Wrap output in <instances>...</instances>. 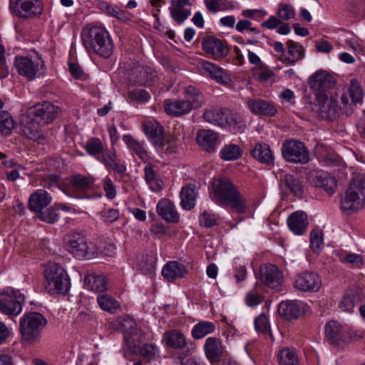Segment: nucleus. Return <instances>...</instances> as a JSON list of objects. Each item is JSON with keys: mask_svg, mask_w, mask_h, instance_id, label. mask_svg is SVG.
<instances>
[{"mask_svg": "<svg viewBox=\"0 0 365 365\" xmlns=\"http://www.w3.org/2000/svg\"><path fill=\"white\" fill-rule=\"evenodd\" d=\"M210 197L218 205L230 207L237 213L242 214L247 210L246 199L239 192L238 187L226 177L212 180Z\"/></svg>", "mask_w": 365, "mask_h": 365, "instance_id": "f257e3e1", "label": "nucleus"}, {"mask_svg": "<svg viewBox=\"0 0 365 365\" xmlns=\"http://www.w3.org/2000/svg\"><path fill=\"white\" fill-rule=\"evenodd\" d=\"M14 68L20 76L29 81H33L44 72L46 65L44 60L38 52L31 51L26 55L15 56Z\"/></svg>", "mask_w": 365, "mask_h": 365, "instance_id": "f03ea898", "label": "nucleus"}, {"mask_svg": "<svg viewBox=\"0 0 365 365\" xmlns=\"http://www.w3.org/2000/svg\"><path fill=\"white\" fill-rule=\"evenodd\" d=\"M143 127L145 135L151 140L157 150L168 154L177 152V137L172 134H164V128L160 123L148 120L143 123Z\"/></svg>", "mask_w": 365, "mask_h": 365, "instance_id": "7ed1b4c3", "label": "nucleus"}, {"mask_svg": "<svg viewBox=\"0 0 365 365\" xmlns=\"http://www.w3.org/2000/svg\"><path fill=\"white\" fill-rule=\"evenodd\" d=\"M83 43L88 51H93L103 58L110 57L113 51V40L108 31L101 26H92L88 36L83 39Z\"/></svg>", "mask_w": 365, "mask_h": 365, "instance_id": "20e7f679", "label": "nucleus"}, {"mask_svg": "<svg viewBox=\"0 0 365 365\" xmlns=\"http://www.w3.org/2000/svg\"><path fill=\"white\" fill-rule=\"evenodd\" d=\"M46 324L47 319L42 314L37 312L25 313L19 321L22 340L28 343L38 341Z\"/></svg>", "mask_w": 365, "mask_h": 365, "instance_id": "39448f33", "label": "nucleus"}, {"mask_svg": "<svg viewBox=\"0 0 365 365\" xmlns=\"http://www.w3.org/2000/svg\"><path fill=\"white\" fill-rule=\"evenodd\" d=\"M365 206V187L360 179H353L341 197V209L351 215Z\"/></svg>", "mask_w": 365, "mask_h": 365, "instance_id": "423d86ee", "label": "nucleus"}, {"mask_svg": "<svg viewBox=\"0 0 365 365\" xmlns=\"http://www.w3.org/2000/svg\"><path fill=\"white\" fill-rule=\"evenodd\" d=\"M46 289L50 294H66L70 288V279L66 270L57 264H51L44 270Z\"/></svg>", "mask_w": 365, "mask_h": 365, "instance_id": "0eeeda50", "label": "nucleus"}, {"mask_svg": "<svg viewBox=\"0 0 365 365\" xmlns=\"http://www.w3.org/2000/svg\"><path fill=\"white\" fill-rule=\"evenodd\" d=\"M341 101L343 104L342 108L338 106L335 98L329 97L327 94H318L314 110L322 118L330 120H334L342 110L348 113L352 109V104L349 103V99L346 95L341 96Z\"/></svg>", "mask_w": 365, "mask_h": 365, "instance_id": "6e6552de", "label": "nucleus"}, {"mask_svg": "<svg viewBox=\"0 0 365 365\" xmlns=\"http://www.w3.org/2000/svg\"><path fill=\"white\" fill-rule=\"evenodd\" d=\"M24 296L9 287L0 292V312L9 317H17L22 312Z\"/></svg>", "mask_w": 365, "mask_h": 365, "instance_id": "1a4fd4ad", "label": "nucleus"}, {"mask_svg": "<svg viewBox=\"0 0 365 365\" xmlns=\"http://www.w3.org/2000/svg\"><path fill=\"white\" fill-rule=\"evenodd\" d=\"M282 154L285 160L290 163L305 164L309 160L307 148L299 140L284 141L282 146Z\"/></svg>", "mask_w": 365, "mask_h": 365, "instance_id": "9d476101", "label": "nucleus"}, {"mask_svg": "<svg viewBox=\"0 0 365 365\" xmlns=\"http://www.w3.org/2000/svg\"><path fill=\"white\" fill-rule=\"evenodd\" d=\"M28 113L33 115L39 124L43 126L51 123L58 114V107L50 102L45 101L38 103L28 110Z\"/></svg>", "mask_w": 365, "mask_h": 365, "instance_id": "9b49d317", "label": "nucleus"}, {"mask_svg": "<svg viewBox=\"0 0 365 365\" xmlns=\"http://www.w3.org/2000/svg\"><path fill=\"white\" fill-rule=\"evenodd\" d=\"M202 48L208 57L215 60L221 59L229 53L226 41L214 36L204 38L202 41Z\"/></svg>", "mask_w": 365, "mask_h": 365, "instance_id": "f8f14e48", "label": "nucleus"}, {"mask_svg": "<svg viewBox=\"0 0 365 365\" xmlns=\"http://www.w3.org/2000/svg\"><path fill=\"white\" fill-rule=\"evenodd\" d=\"M322 281L319 275L313 272H302L296 276L294 287L304 292H316L321 287Z\"/></svg>", "mask_w": 365, "mask_h": 365, "instance_id": "ddd939ff", "label": "nucleus"}, {"mask_svg": "<svg viewBox=\"0 0 365 365\" xmlns=\"http://www.w3.org/2000/svg\"><path fill=\"white\" fill-rule=\"evenodd\" d=\"M68 250L78 259H90L95 255L93 246L87 243L83 235L73 236L68 242Z\"/></svg>", "mask_w": 365, "mask_h": 365, "instance_id": "4468645a", "label": "nucleus"}, {"mask_svg": "<svg viewBox=\"0 0 365 365\" xmlns=\"http://www.w3.org/2000/svg\"><path fill=\"white\" fill-rule=\"evenodd\" d=\"M260 281L271 289L279 287L284 282L282 272L272 264H263L259 269Z\"/></svg>", "mask_w": 365, "mask_h": 365, "instance_id": "2eb2a0df", "label": "nucleus"}, {"mask_svg": "<svg viewBox=\"0 0 365 365\" xmlns=\"http://www.w3.org/2000/svg\"><path fill=\"white\" fill-rule=\"evenodd\" d=\"M335 83L334 78L326 71H318L309 79V87L319 92V94H324L325 91L334 88Z\"/></svg>", "mask_w": 365, "mask_h": 365, "instance_id": "dca6fc26", "label": "nucleus"}, {"mask_svg": "<svg viewBox=\"0 0 365 365\" xmlns=\"http://www.w3.org/2000/svg\"><path fill=\"white\" fill-rule=\"evenodd\" d=\"M201 68L203 75L210 77L217 83L228 86L232 82L230 75L213 63L204 61L201 63Z\"/></svg>", "mask_w": 365, "mask_h": 365, "instance_id": "f3484780", "label": "nucleus"}, {"mask_svg": "<svg viewBox=\"0 0 365 365\" xmlns=\"http://www.w3.org/2000/svg\"><path fill=\"white\" fill-rule=\"evenodd\" d=\"M94 179L91 176H86L81 174L74 175L70 178V189L71 193L63 192L71 197H79L81 195L93 188Z\"/></svg>", "mask_w": 365, "mask_h": 365, "instance_id": "a211bd4d", "label": "nucleus"}, {"mask_svg": "<svg viewBox=\"0 0 365 365\" xmlns=\"http://www.w3.org/2000/svg\"><path fill=\"white\" fill-rule=\"evenodd\" d=\"M156 71L148 66L138 65L129 73V78L135 83L150 86L156 78Z\"/></svg>", "mask_w": 365, "mask_h": 365, "instance_id": "6ab92c4d", "label": "nucleus"}, {"mask_svg": "<svg viewBox=\"0 0 365 365\" xmlns=\"http://www.w3.org/2000/svg\"><path fill=\"white\" fill-rule=\"evenodd\" d=\"M325 334L327 338L334 344H339L349 338L346 328L335 320H331L327 323Z\"/></svg>", "mask_w": 365, "mask_h": 365, "instance_id": "aec40b11", "label": "nucleus"}, {"mask_svg": "<svg viewBox=\"0 0 365 365\" xmlns=\"http://www.w3.org/2000/svg\"><path fill=\"white\" fill-rule=\"evenodd\" d=\"M43 125L39 124L38 121L27 112L25 120L22 123V133L27 138L34 141H38L43 139L42 134Z\"/></svg>", "mask_w": 365, "mask_h": 365, "instance_id": "412c9836", "label": "nucleus"}, {"mask_svg": "<svg viewBox=\"0 0 365 365\" xmlns=\"http://www.w3.org/2000/svg\"><path fill=\"white\" fill-rule=\"evenodd\" d=\"M97 160L104 164L106 168H109L120 176H123L125 173L126 166L122 163L120 160L118 158L114 148L110 150H103L102 155L98 157Z\"/></svg>", "mask_w": 365, "mask_h": 365, "instance_id": "4be33fe9", "label": "nucleus"}, {"mask_svg": "<svg viewBox=\"0 0 365 365\" xmlns=\"http://www.w3.org/2000/svg\"><path fill=\"white\" fill-rule=\"evenodd\" d=\"M199 145L208 153L215 152L219 143V135L211 130H200L196 135Z\"/></svg>", "mask_w": 365, "mask_h": 365, "instance_id": "5701e85b", "label": "nucleus"}, {"mask_svg": "<svg viewBox=\"0 0 365 365\" xmlns=\"http://www.w3.org/2000/svg\"><path fill=\"white\" fill-rule=\"evenodd\" d=\"M304 312V304L299 301L287 300L279 305V314L287 319H296Z\"/></svg>", "mask_w": 365, "mask_h": 365, "instance_id": "b1692460", "label": "nucleus"}, {"mask_svg": "<svg viewBox=\"0 0 365 365\" xmlns=\"http://www.w3.org/2000/svg\"><path fill=\"white\" fill-rule=\"evenodd\" d=\"M287 48L286 53L280 55L279 58L282 63L294 65L304 56V49L299 43L289 40L287 42Z\"/></svg>", "mask_w": 365, "mask_h": 365, "instance_id": "393cba45", "label": "nucleus"}, {"mask_svg": "<svg viewBox=\"0 0 365 365\" xmlns=\"http://www.w3.org/2000/svg\"><path fill=\"white\" fill-rule=\"evenodd\" d=\"M156 210L158 215L164 220L173 223L179 221V215L171 200L166 198L161 199L157 204Z\"/></svg>", "mask_w": 365, "mask_h": 365, "instance_id": "a878e982", "label": "nucleus"}, {"mask_svg": "<svg viewBox=\"0 0 365 365\" xmlns=\"http://www.w3.org/2000/svg\"><path fill=\"white\" fill-rule=\"evenodd\" d=\"M204 351L210 362H219L223 355V346L221 341L215 337H209L205 340Z\"/></svg>", "mask_w": 365, "mask_h": 365, "instance_id": "bb28decb", "label": "nucleus"}, {"mask_svg": "<svg viewBox=\"0 0 365 365\" xmlns=\"http://www.w3.org/2000/svg\"><path fill=\"white\" fill-rule=\"evenodd\" d=\"M51 200V196L45 190L38 189L30 195L28 207L30 210L37 212L46 208Z\"/></svg>", "mask_w": 365, "mask_h": 365, "instance_id": "cd10ccee", "label": "nucleus"}, {"mask_svg": "<svg viewBox=\"0 0 365 365\" xmlns=\"http://www.w3.org/2000/svg\"><path fill=\"white\" fill-rule=\"evenodd\" d=\"M312 183L318 187L322 188L328 195H333L336 190L337 182L329 173L323 171L315 173Z\"/></svg>", "mask_w": 365, "mask_h": 365, "instance_id": "c85d7f7f", "label": "nucleus"}, {"mask_svg": "<svg viewBox=\"0 0 365 365\" xmlns=\"http://www.w3.org/2000/svg\"><path fill=\"white\" fill-rule=\"evenodd\" d=\"M247 105L250 110L255 115L272 117L277 113V109L274 106L272 103L263 100L249 99L247 101Z\"/></svg>", "mask_w": 365, "mask_h": 365, "instance_id": "c756f323", "label": "nucleus"}, {"mask_svg": "<svg viewBox=\"0 0 365 365\" xmlns=\"http://www.w3.org/2000/svg\"><path fill=\"white\" fill-rule=\"evenodd\" d=\"M287 225L289 230L296 235H303L308 226V220L304 211L298 210L293 212L287 218Z\"/></svg>", "mask_w": 365, "mask_h": 365, "instance_id": "7c9ffc66", "label": "nucleus"}, {"mask_svg": "<svg viewBox=\"0 0 365 365\" xmlns=\"http://www.w3.org/2000/svg\"><path fill=\"white\" fill-rule=\"evenodd\" d=\"M161 342L174 349H184L187 344L185 336L177 329L165 331L162 336Z\"/></svg>", "mask_w": 365, "mask_h": 365, "instance_id": "2f4dec72", "label": "nucleus"}, {"mask_svg": "<svg viewBox=\"0 0 365 365\" xmlns=\"http://www.w3.org/2000/svg\"><path fill=\"white\" fill-rule=\"evenodd\" d=\"M163 106L167 114L175 117L187 115L192 111L183 99H165Z\"/></svg>", "mask_w": 365, "mask_h": 365, "instance_id": "473e14b6", "label": "nucleus"}, {"mask_svg": "<svg viewBox=\"0 0 365 365\" xmlns=\"http://www.w3.org/2000/svg\"><path fill=\"white\" fill-rule=\"evenodd\" d=\"M184 101L188 103L190 110L197 109L205 103L203 93L195 86H187L184 88Z\"/></svg>", "mask_w": 365, "mask_h": 365, "instance_id": "72a5a7b5", "label": "nucleus"}, {"mask_svg": "<svg viewBox=\"0 0 365 365\" xmlns=\"http://www.w3.org/2000/svg\"><path fill=\"white\" fill-rule=\"evenodd\" d=\"M15 7L20 16L40 14L42 11V2L41 0H17Z\"/></svg>", "mask_w": 365, "mask_h": 365, "instance_id": "f704fd0d", "label": "nucleus"}, {"mask_svg": "<svg viewBox=\"0 0 365 365\" xmlns=\"http://www.w3.org/2000/svg\"><path fill=\"white\" fill-rule=\"evenodd\" d=\"M145 180L150 188L154 192H159L163 189V181L159 178L156 167L148 163L144 168Z\"/></svg>", "mask_w": 365, "mask_h": 365, "instance_id": "c9c22d12", "label": "nucleus"}, {"mask_svg": "<svg viewBox=\"0 0 365 365\" xmlns=\"http://www.w3.org/2000/svg\"><path fill=\"white\" fill-rule=\"evenodd\" d=\"M123 140L130 150L142 160H145L148 158V155L145 148L144 141H139L130 135H124Z\"/></svg>", "mask_w": 365, "mask_h": 365, "instance_id": "e433bc0d", "label": "nucleus"}, {"mask_svg": "<svg viewBox=\"0 0 365 365\" xmlns=\"http://www.w3.org/2000/svg\"><path fill=\"white\" fill-rule=\"evenodd\" d=\"M185 272V266L175 261L168 262L162 269L163 276L168 280L182 277Z\"/></svg>", "mask_w": 365, "mask_h": 365, "instance_id": "4c0bfd02", "label": "nucleus"}, {"mask_svg": "<svg viewBox=\"0 0 365 365\" xmlns=\"http://www.w3.org/2000/svg\"><path fill=\"white\" fill-rule=\"evenodd\" d=\"M252 155L262 163L271 165L274 163V154L267 144H257L252 150Z\"/></svg>", "mask_w": 365, "mask_h": 365, "instance_id": "58836bf2", "label": "nucleus"}, {"mask_svg": "<svg viewBox=\"0 0 365 365\" xmlns=\"http://www.w3.org/2000/svg\"><path fill=\"white\" fill-rule=\"evenodd\" d=\"M84 282L87 289L96 292H105L108 289V284L102 275L88 274L85 277Z\"/></svg>", "mask_w": 365, "mask_h": 365, "instance_id": "ea45409f", "label": "nucleus"}, {"mask_svg": "<svg viewBox=\"0 0 365 365\" xmlns=\"http://www.w3.org/2000/svg\"><path fill=\"white\" fill-rule=\"evenodd\" d=\"M227 110L211 109L205 110L203 113V118L207 122L216 124L220 126H226Z\"/></svg>", "mask_w": 365, "mask_h": 365, "instance_id": "a19ab883", "label": "nucleus"}, {"mask_svg": "<svg viewBox=\"0 0 365 365\" xmlns=\"http://www.w3.org/2000/svg\"><path fill=\"white\" fill-rule=\"evenodd\" d=\"M215 330V325L214 323L208 321H201L195 324L192 329V336L195 339H200L212 334Z\"/></svg>", "mask_w": 365, "mask_h": 365, "instance_id": "79ce46f5", "label": "nucleus"}, {"mask_svg": "<svg viewBox=\"0 0 365 365\" xmlns=\"http://www.w3.org/2000/svg\"><path fill=\"white\" fill-rule=\"evenodd\" d=\"M97 301L101 309L110 314L115 313L120 307V303L115 298L106 294L98 295Z\"/></svg>", "mask_w": 365, "mask_h": 365, "instance_id": "37998d69", "label": "nucleus"}, {"mask_svg": "<svg viewBox=\"0 0 365 365\" xmlns=\"http://www.w3.org/2000/svg\"><path fill=\"white\" fill-rule=\"evenodd\" d=\"M181 205L185 210H191L196 203L197 192L192 186L182 187L180 192Z\"/></svg>", "mask_w": 365, "mask_h": 365, "instance_id": "c03bdc74", "label": "nucleus"}, {"mask_svg": "<svg viewBox=\"0 0 365 365\" xmlns=\"http://www.w3.org/2000/svg\"><path fill=\"white\" fill-rule=\"evenodd\" d=\"M241 156L242 150L240 146L233 143L225 145L220 151V158L225 161H234Z\"/></svg>", "mask_w": 365, "mask_h": 365, "instance_id": "a18cd8bd", "label": "nucleus"}, {"mask_svg": "<svg viewBox=\"0 0 365 365\" xmlns=\"http://www.w3.org/2000/svg\"><path fill=\"white\" fill-rule=\"evenodd\" d=\"M279 365H299L298 356L294 350L283 348L277 354Z\"/></svg>", "mask_w": 365, "mask_h": 365, "instance_id": "49530a36", "label": "nucleus"}, {"mask_svg": "<svg viewBox=\"0 0 365 365\" xmlns=\"http://www.w3.org/2000/svg\"><path fill=\"white\" fill-rule=\"evenodd\" d=\"M15 122L8 111L0 112V133L2 135H9L14 128Z\"/></svg>", "mask_w": 365, "mask_h": 365, "instance_id": "de8ad7c7", "label": "nucleus"}, {"mask_svg": "<svg viewBox=\"0 0 365 365\" xmlns=\"http://www.w3.org/2000/svg\"><path fill=\"white\" fill-rule=\"evenodd\" d=\"M84 149L90 155L97 158L103 152V145L99 138H91L86 141Z\"/></svg>", "mask_w": 365, "mask_h": 365, "instance_id": "09e8293b", "label": "nucleus"}, {"mask_svg": "<svg viewBox=\"0 0 365 365\" xmlns=\"http://www.w3.org/2000/svg\"><path fill=\"white\" fill-rule=\"evenodd\" d=\"M283 181L287 188L295 196L301 197L303 194V187L300 180L292 175H285Z\"/></svg>", "mask_w": 365, "mask_h": 365, "instance_id": "8fccbe9b", "label": "nucleus"}, {"mask_svg": "<svg viewBox=\"0 0 365 365\" xmlns=\"http://www.w3.org/2000/svg\"><path fill=\"white\" fill-rule=\"evenodd\" d=\"M347 97L351 98L352 103H360L363 98V92L361 88L355 78L350 81V87L348 90V93H344Z\"/></svg>", "mask_w": 365, "mask_h": 365, "instance_id": "3c124183", "label": "nucleus"}, {"mask_svg": "<svg viewBox=\"0 0 365 365\" xmlns=\"http://www.w3.org/2000/svg\"><path fill=\"white\" fill-rule=\"evenodd\" d=\"M324 246L323 234L320 230H313L310 233V247L314 252L320 251Z\"/></svg>", "mask_w": 365, "mask_h": 365, "instance_id": "603ef678", "label": "nucleus"}, {"mask_svg": "<svg viewBox=\"0 0 365 365\" xmlns=\"http://www.w3.org/2000/svg\"><path fill=\"white\" fill-rule=\"evenodd\" d=\"M356 305V296L353 294L346 293L339 304V308L346 312H351Z\"/></svg>", "mask_w": 365, "mask_h": 365, "instance_id": "864d4df0", "label": "nucleus"}, {"mask_svg": "<svg viewBox=\"0 0 365 365\" xmlns=\"http://www.w3.org/2000/svg\"><path fill=\"white\" fill-rule=\"evenodd\" d=\"M36 213L38 218L48 223H54L58 220V215L56 212L55 207L41 210Z\"/></svg>", "mask_w": 365, "mask_h": 365, "instance_id": "5fc2aeb1", "label": "nucleus"}, {"mask_svg": "<svg viewBox=\"0 0 365 365\" xmlns=\"http://www.w3.org/2000/svg\"><path fill=\"white\" fill-rule=\"evenodd\" d=\"M255 328L259 333L268 334L270 332V324L268 317L265 314H260L255 318Z\"/></svg>", "mask_w": 365, "mask_h": 365, "instance_id": "6e6d98bb", "label": "nucleus"}, {"mask_svg": "<svg viewBox=\"0 0 365 365\" xmlns=\"http://www.w3.org/2000/svg\"><path fill=\"white\" fill-rule=\"evenodd\" d=\"M140 353L146 360L151 361L158 355L159 349L155 344H145L140 349Z\"/></svg>", "mask_w": 365, "mask_h": 365, "instance_id": "4d7b16f0", "label": "nucleus"}, {"mask_svg": "<svg viewBox=\"0 0 365 365\" xmlns=\"http://www.w3.org/2000/svg\"><path fill=\"white\" fill-rule=\"evenodd\" d=\"M190 14L191 12L189 9L179 8L170 9V15L178 24H182L184 22Z\"/></svg>", "mask_w": 365, "mask_h": 365, "instance_id": "13d9d810", "label": "nucleus"}, {"mask_svg": "<svg viewBox=\"0 0 365 365\" xmlns=\"http://www.w3.org/2000/svg\"><path fill=\"white\" fill-rule=\"evenodd\" d=\"M130 99L143 103L148 102L150 98L149 93L144 89H134L128 92Z\"/></svg>", "mask_w": 365, "mask_h": 365, "instance_id": "bf43d9fd", "label": "nucleus"}, {"mask_svg": "<svg viewBox=\"0 0 365 365\" xmlns=\"http://www.w3.org/2000/svg\"><path fill=\"white\" fill-rule=\"evenodd\" d=\"M235 266V277L237 282L243 281L247 276V267L245 262H242L240 259H237L234 262Z\"/></svg>", "mask_w": 365, "mask_h": 365, "instance_id": "052dcab7", "label": "nucleus"}, {"mask_svg": "<svg viewBox=\"0 0 365 365\" xmlns=\"http://www.w3.org/2000/svg\"><path fill=\"white\" fill-rule=\"evenodd\" d=\"M102 186L107 198L113 200L116 196V189L112 180L106 177L102 180Z\"/></svg>", "mask_w": 365, "mask_h": 365, "instance_id": "680f3d73", "label": "nucleus"}, {"mask_svg": "<svg viewBox=\"0 0 365 365\" xmlns=\"http://www.w3.org/2000/svg\"><path fill=\"white\" fill-rule=\"evenodd\" d=\"M340 260L352 267H358L363 263L362 256L355 253H347Z\"/></svg>", "mask_w": 365, "mask_h": 365, "instance_id": "e2e57ef3", "label": "nucleus"}, {"mask_svg": "<svg viewBox=\"0 0 365 365\" xmlns=\"http://www.w3.org/2000/svg\"><path fill=\"white\" fill-rule=\"evenodd\" d=\"M225 1V0H205L204 3L209 11L217 13L226 9Z\"/></svg>", "mask_w": 365, "mask_h": 365, "instance_id": "0e129e2a", "label": "nucleus"}, {"mask_svg": "<svg viewBox=\"0 0 365 365\" xmlns=\"http://www.w3.org/2000/svg\"><path fill=\"white\" fill-rule=\"evenodd\" d=\"M101 216L106 222H113L119 218V212L116 209L110 208L101 212Z\"/></svg>", "mask_w": 365, "mask_h": 365, "instance_id": "69168bd1", "label": "nucleus"}, {"mask_svg": "<svg viewBox=\"0 0 365 365\" xmlns=\"http://www.w3.org/2000/svg\"><path fill=\"white\" fill-rule=\"evenodd\" d=\"M277 14L279 17L283 20L293 19L295 15L293 8L287 4L280 6Z\"/></svg>", "mask_w": 365, "mask_h": 365, "instance_id": "338daca9", "label": "nucleus"}, {"mask_svg": "<svg viewBox=\"0 0 365 365\" xmlns=\"http://www.w3.org/2000/svg\"><path fill=\"white\" fill-rule=\"evenodd\" d=\"M245 301L249 307H255L263 301V297L256 291L252 290L247 293Z\"/></svg>", "mask_w": 365, "mask_h": 365, "instance_id": "774afa93", "label": "nucleus"}]
</instances>
